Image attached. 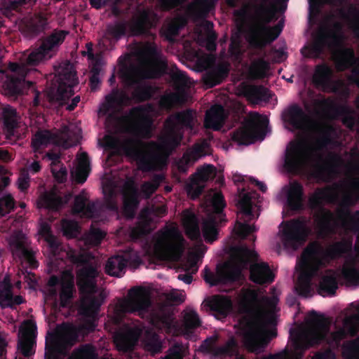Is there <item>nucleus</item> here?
Here are the masks:
<instances>
[{
	"mask_svg": "<svg viewBox=\"0 0 359 359\" xmlns=\"http://www.w3.org/2000/svg\"><path fill=\"white\" fill-rule=\"evenodd\" d=\"M194 113L188 109L168 116L163 125V132L158 138V142H144L135 137H127L123 141L106 136L107 146L112 149H121L126 156L137 161L139 168L149 172L156 168L161 153L167 158L181 145L184 130L194 128Z\"/></svg>",
	"mask_w": 359,
	"mask_h": 359,
	"instance_id": "1",
	"label": "nucleus"
},
{
	"mask_svg": "<svg viewBox=\"0 0 359 359\" xmlns=\"http://www.w3.org/2000/svg\"><path fill=\"white\" fill-rule=\"evenodd\" d=\"M332 320L324 314H319L315 311L309 313L307 323L309 330L305 334H297L292 339L291 346H287L282 351L268 356L255 357L253 359H302L304 352L314 346L322 343L327 344L330 350L327 352L331 357H326L325 353H319L311 359H337L331 349L338 348L341 341L347 336L355 337L359 332V315L353 314L345 318L343 327H339L336 331L331 332Z\"/></svg>",
	"mask_w": 359,
	"mask_h": 359,
	"instance_id": "2",
	"label": "nucleus"
},
{
	"mask_svg": "<svg viewBox=\"0 0 359 359\" xmlns=\"http://www.w3.org/2000/svg\"><path fill=\"white\" fill-rule=\"evenodd\" d=\"M68 257L73 264L81 266L76 271V284L83 296L79 313L85 318H95L104 298L102 294L94 296L97 292L98 264L90 252L70 251Z\"/></svg>",
	"mask_w": 359,
	"mask_h": 359,
	"instance_id": "3",
	"label": "nucleus"
},
{
	"mask_svg": "<svg viewBox=\"0 0 359 359\" xmlns=\"http://www.w3.org/2000/svg\"><path fill=\"white\" fill-rule=\"evenodd\" d=\"M141 71V67L135 65L123 63L119 69L120 77L126 86L132 89L130 96L118 89H113L111 93L105 97L106 110L115 106L128 105L133 100L135 103H142L152 99L156 88L153 85L144 81L150 79Z\"/></svg>",
	"mask_w": 359,
	"mask_h": 359,
	"instance_id": "4",
	"label": "nucleus"
},
{
	"mask_svg": "<svg viewBox=\"0 0 359 359\" xmlns=\"http://www.w3.org/2000/svg\"><path fill=\"white\" fill-rule=\"evenodd\" d=\"M335 194L330 187L318 188L309 198V205L311 210H318L315 216L316 227L320 236L325 237L334 232L335 216L324 208L325 204L332 203Z\"/></svg>",
	"mask_w": 359,
	"mask_h": 359,
	"instance_id": "5",
	"label": "nucleus"
},
{
	"mask_svg": "<svg viewBox=\"0 0 359 359\" xmlns=\"http://www.w3.org/2000/svg\"><path fill=\"white\" fill-rule=\"evenodd\" d=\"M76 325L63 323L59 335L56 332L48 331L46 336L44 359H62L69 347L79 341V334Z\"/></svg>",
	"mask_w": 359,
	"mask_h": 359,
	"instance_id": "6",
	"label": "nucleus"
},
{
	"mask_svg": "<svg viewBox=\"0 0 359 359\" xmlns=\"http://www.w3.org/2000/svg\"><path fill=\"white\" fill-rule=\"evenodd\" d=\"M184 252V238L175 229L162 232L154 245V255L159 261L178 262Z\"/></svg>",
	"mask_w": 359,
	"mask_h": 359,
	"instance_id": "7",
	"label": "nucleus"
},
{
	"mask_svg": "<svg viewBox=\"0 0 359 359\" xmlns=\"http://www.w3.org/2000/svg\"><path fill=\"white\" fill-rule=\"evenodd\" d=\"M321 135L316 140L313 150L314 154V168L318 175H323L325 172H334L335 168L342 162L341 156L337 154L330 152L325 158L320 153L332 143L330 133L332 131L331 126H322L320 127Z\"/></svg>",
	"mask_w": 359,
	"mask_h": 359,
	"instance_id": "8",
	"label": "nucleus"
},
{
	"mask_svg": "<svg viewBox=\"0 0 359 359\" xmlns=\"http://www.w3.org/2000/svg\"><path fill=\"white\" fill-rule=\"evenodd\" d=\"M351 247V243L337 241L324 248L319 242L313 241L306 247L302 255L320 269L330 260L341 257Z\"/></svg>",
	"mask_w": 359,
	"mask_h": 359,
	"instance_id": "9",
	"label": "nucleus"
},
{
	"mask_svg": "<svg viewBox=\"0 0 359 359\" xmlns=\"http://www.w3.org/2000/svg\"><path fill=\"white\" fill-rule=\"evenodd\" d=\"M232 251L234 254L233 262L226 264L220 273L221 281L224 283L238 280L242 276V271L248 269L250 261H256L258 258V254L246 245L235 246Z\"/></svg>",
	"mask_w": 359,
	"mask_h": 359,
	"instance_id": "10",
	"label": "nucleus"
},
{
	"mask_svg": "<svg viewBox=\"0 0 359 359\" xmlns=\"http://www.w3.org/2000/svg\"><path fill=\"white\" fill-rule=\"evenodd\" d=\"M27 62L25 64L10 62L8 69L14 74H8L2 85L3 93L10 99L15 100L27 93L32 82L26 81L25 76L29 72Z\"/></svg>",
	"mask_w": 359,
	"mask_h": 359,
	"instance_id": "11",
	"label": "nucleus"
},
{
	"mask_svg": "<svg viewBox=\"0 0 359 359\" xmlns=\"http://www.w3.org/2000/svg\"><path fill=\"white\" fill-rule=\"evenodd\" d=\"M309 223V219L304 216L282 222V224H284V227L282 230L281 238L284 246L297 250L302 245L311 233Z\"/></svg>",
	"mask_w": 359,
	"mask_h": 359,
	"instance_id": "12",
	"label": "nucleus"
},
{
	"mask_svg": "<svg viewBox=\"0 0 359 359\" xmlns=\"http://www.w3.org/2000/svg\"><path fill=\"white\" fill-rule=\"evenodd\" d=\"M212 212L202 223V232L205 241L212 243L218 238V224L226 222L224 209L226 202L221 192L215 193L211 200Z\"/></svg>",
	"mask_w": 359,
	"mask_h": 359,
	"instance_id": "13",
	"label": "nucleus"
},
{
	"mask_svg": "<svg viewBox=\"0 0 359 359\" xmlns=\"http://www.w3.org/2000/svg\"><path fill=\"white\" fill-rule=\"evenodd\" d=\"M68 32L62 29H55L50 35L41 40L40 46L32 51L27 57V64L36 66L43 60L53 57L59 46L63 43Z\"/></svg>",
	"mask_w": 359,
	"mask_h": 359,
	"instance_id": "14",
	"label": "nucleus"
},
{
	"mask_svg": "<svg viewBox=\"0 0 359 359\" xmlns=\"http://www.w3.org/2000/svg\"><path fill=\"white\" fill-rule=\"evenodd\" d=\"M152 302L150 293L144 287H133L128 291V297L118 304L123 313H136L141 318L148 313Z\"/></svg>",
	"mask_w": 359,
	"mask_h": 359,
	"instance_id": "15",
	"label": "nucleus"
},
{
	"mask_svg": "<svg viewBox=\"0 0 359 359\" xmlns=\"http://www.w3.org/2000/svg\"><path fill=\"white\" fill-rule=\"evenodd\" d=\"M258 196L256 191L246 192L241 195L238 203L239 213L241 215V219L243 222L237 220L235 224L236 233L241 239H245L251 233L256 231L255 225H250L248 223L253 219L258 218L253 213L252 199Z\"/></svg>",
	"mask_w": 359,
	"mask_h": 359,
	"instance_id": "16",
	"label": "nucleus"
},
{
	"mask_svg": "<svg viewBox=\"0 0 359 359\" xmlns=\"http://www.w3.org/2000/svg\"><path fill=\"white\" fill-rule=\"evenodd\" d=\"M152 109V104H147L134 107L130 110L129 116L134 121L132 130L138 137L146 140L152 137L154 121L149 115Z\"/></svg>",
	"mask_w": 359,
	"mask_h": 359,
	"instance_id": "17",
	"label": "nucleus"
},
{
	"mask_svg": "<svg viewBox=\"0 0 359 359\" xmlns=\"http://www.w3.org/2000/svg\"><path fill=\"white\" fill-rule=\"evenodd\" d=\"M217 335H212L205 339L200 346V350L215 357H235L234 359H246L240 354V346L235 337H231L223 345L217 346Z\"/></svg>",
	"mask_w": 359,
	"mask_h": 359,
	"instance_id": "18",
	"label": "nucleus"
},
{
	"mask_svg": "<svg viewBox=\"0 0 359 359\" xmlns=\"http://www.w3.org/2000/svg\"><path fill=\"white\" fill-rule=\"evenodd\" d=\"M8 243L13 256L20 259H24L32 269L38 267L39 263L35 258L34 252L29 247V239L22 231L13 232L9 236Z\"/></svg>",
	"mask_w": 359,
	"mask_h": 359,
	"instance_id": "19",
	"label": "nucleus"
},
{
	"mask_svg": "<svg viewBox=\"0 0 359 359\" xmlns=\"http://www.w3.org/2000/svg\"><path fill=\"white\" fill-rule=\"evenodd\" d=\"M304 140L292 141L287 147L284 159V168L290 173H297L301 170L307 160Z\"/></svg>",
	"mask_w": 359,
	"mask_h": 359,
	"instance_id": "20",
	"label": "nucleus"
},
{
	"mask_svg": "<svg viewBox=\"0 0 359 359\" xmlns=\"http://www.w3.org/2000/svg\"><path fill=\"white\" fill-rule=\"evenodd\" d=\"M283 28V22L281 21L274 27L260 25L251 30L248 36V42L251 47L262 50L268 43H271L279 36Z\"/></svg>",
	"mask_w": 359,
	"mask_h": 359,
	"instance_id": "21",
	"label": "nucleus"
},
{
	"mask_svg": "<svg viewBox=\"0 0 359 359\" xmlns=\"http://www.w3.org/2000/svg\"><path fill=\"white\" fill-rule=\"evenodd\" d=\"M299 275L294 285V290L298 295L307 297L311 292L312 278L320 270L307 258L302 255V259L297 266Z\"/></svg>",
	"mask_w": 359,
	"mask_h": 359,
	"instance_id": "22",
	"label": "nucleus"
},
{
	"mask_svg": "<svg viewBox=\"0 0 359 359\" xmlns=\"http://www.w3.org/2000/svg\"><path fill=\"white\" fill-rule=\"evenodd\" d=\"M276 336L274 331L262 332L250 327L243 334V344L249 353L256 355L263 353L271 338Z\"/></svg>",
	"mask_w": 359,
	"mask_h": 359,
	"instance_id": "23",
	"label": "nucleus"
},
{
	"mask_svg": "<svg viewBox=\"0 0 359 359\" xmlns=\"http://www.w3.org/2000/svg\"><path fill=\"white\" fill-rule=\"evenodd\" d=\"M77 84V79L72 72H67L60 78L56 90L51 89L48 97L52 103L63 106L67 104L69 98L74 94V88Z\"/></svg>",
	"mask_w": 359,
	"mask_h": 359,
	"instance_id": "24",
	"label": "nucleus"
},
{
	"mask_svg": "<svg viewBox=\"0 0 359 359\" xmlns=\"http://www.w3.org/2000/svg\"><path fill=\"white\" fill-rule=\"evenodd\" d=\"M171 80L177 93H169L163 95L159 100V106L161 109L170 110L175 104H180L183 98L180 92H184L188 85V77L185 72L176 71L170 74Z\"/></svg>",
	"mask_w": 359,
	"mask_h": 359,
	"instance_id": "25",
	"label": "nucleus"
},
{
	"mask_svg": "<svg viewBox=\"0 0 359 359\" xmlns=\"http://www.w3.org/2000/svg\"><path fill=\"white\" fill-rule=\"evenodd\" d=\"M60 285V305L62 308L67 307L76 292L74 276L70 271H65L61 277L53 275L48 280L49 287Z\"/></svg>",
	"mask_w": 359,
	"mask_h": 359,
	"instance_id": "26",
	"label": "nucleus"
},
{
	"mask_svg": "<svg viewBox=\"0 0 359 359\" xmlns=\"http://www.w3.org/2000/svg\"><path fill=\"white\" fill-rule=\"evenodd\" d=\"M334 63L339 72H344L352 67L349 81L359 87V63L352 48L345 47L339 49L334 56Z\"/></svg>",
	"mask_w": 359,
	"mask_h": 359,
	"instance_id": "27",
	"label": "nucleus"
},
{
	"mask_svg": "<svg viewBox=\"0 0 359 359\" xmlns=\"http://www.w3.org/2000/svg\"><path fill=\"white\" fill-rule=\"evenodd\" d=\"M36 325H23L20 327L17 346V353L29 358L35 353Z\"/></svg>",
	"mask_w": 359,
	"mask_h": 359,
	"instance_id": "28",
	"label": "nucleus"
},
{
	"mask_svg": "<svg viewBox=\"0 0 359 359\" xmlns=\"http://www.w3.org/2000/svg\"><path fill=\"white\" fill-rule=\"evenodd\" d=\"M215 168L212 165H206L197 170V172L192 175L190 183L187 185V191L192 199L199 197L204 187L201 183L207 182L214 174Z\"/></svg>",
	"mask_w": 359,
	"mask_h": 359,
	"instance_id": "29",
	"label": "nucleus"
},
{
	"mask_svg": "<svg viewBox=\"0 0 359 359\" xmlns=\"http://www.w3.org/2000/svg\"><path fill=\"white\" fill-rule=\"evenodd\" d=\"M282 118L295 130L306 128L311 121V118L297 104H293L285 109Z\"/></svg>",
	"mask_w": 359,
	"mask_h": 359,
	"instance_id": "30",
	"label": "nucleus"
},
{
	"mask_svg": "<svg viewBox=\"0 0 359 359\" xmlns=\"http://www.w3.org/2000/svg\"><path fill=\"white\" fill-rule=\"evenodd\" d=\"M142 330L137 327H126L114 335V343L119 351L124 353L133 350L141 335Z\"/></svg>",
	"mask_w": 359,
	"mask_h": 359,
	"instance_id": "31",
	"label": "nucleus"
},
{
	"mask_svg": "<svg viewBox=\"0 0 359 359\" xmlns=\"http://www.w3.org/2000/svg\"><path fill=\"white\" fill-rule=\"evenodd\" d=\"M332 76L333 71L327 64L318 65L313 75V83L316 88H320L324 92L337 93L338 88L332 85Z\"/></svg>",
	"mask_w": 359,
	"mask_h": 359,
	"instance_id": "32",
	"label": "nucleus"
},
{
	"mask_svg": "<svg viewBox=\"0 0 359 359\" xmlns=\"http://www.w3.org/2000/svg\"><path fill=\"white\" fill-rule=\"evenodd\" d=\"M0 110V118L4 123L6 138L13 140L19 135L18 132L19 122L16 109L10 105H1Z\"/></svg>",
	"mask_w": 359,
	"mask_h": 359,
	"instance_id": "33",
	"label": "nucleus"
},
{
	"mask_svg": "<svg viewBox=\"0 0 359 359\" xmlns=\"http://www.w3.org/2000/svg\"><path fill=\"white\" fill-rule=\"evenodd\" d=\"M250 279L255 284L266 285L273 282L275 274L268 263L264 262L249 264Z\"/></svg>",
	"mask_w": 359,
	"mask_h": 359,
	"instance_id": "34",
	"label": "nucleus"
},
{
	"mask_svg": "<svg viewBox=\"0 0 359 359\" xmlns=\"http://www.w3.org/2000/svg\"><path fill=\"white\" fill-rule=\"evenodd\" d=\"M229 65L222 62L209 70L203 76L204 84L208 88H212L220 84L229 75Z\"/></svg>",
	"mask_w": 359,
	"mask_h": 359,
	"instance_id": "35",
	"label": "nucleus"
},
{
	"mask_svg": "<svg viewBox=\"0 0 359 359\" xmlns=\"http://www.w3.org/2000/svg\"><path fill=\"white\" fill-rule=\"evenodd\" d=\"M154 26L147 12H142L133 21L129 22L128 32L131 36H142L150 34V29Z\"/></svg>",
	"mask_w": 359,
	"mask_h": 359,
	"instance_id": "36",
	"label": "nucleus"
},
{
	"mask_svg": "<svg viewBox=\"0 0 359 359\" xmlns=\"http://www.w3.org/2000/svg\"><path fill=\"white\" fill-rule=\"evenodd\" d=\"M286 196L287 205L290 210L297 211L304 208V188L299 182H291Z\"/></svg>",
	"mask_w": 359,
	"mask_h": 359,
	"instance_id": "37",
	"label": "nucleus"
},
{
	"mask_svg": "<svg viewBox=\"0 0 359 359\" xmlns=\"http://www.w3.org/2000/svg\"><path fill=\"white\" fill-rule=\"evenodd\" d=\"M209 309L219 318H226L231 311L233 304L231 299L223 295H215L207 303Z\"/></svg>",
	"mask_w": 359,
	"mask_h": 359,
	"instance_id": "38",
	"label": "nucleus"
},
{
	"mask_svg": "<svg viewBox=\"0 0 359 359\" xmlns=\"http://www.w3.org/2000/svg\"><path fill=\"white\" fill-rule=\"evenodd\" d=\"M187 24V19L183 15L173 18L165 23L161 29V34L169 42L173 43L175 39L180 34V32Z\"/></svg>",
	"mask_w": 359,
	"mask_h": 359,
	"instance_id": "39",
	"label": "nucleus"
},
{
	"mask_svg": "<svg viewBox=\"0 0 359 359\" xmlns=\"http://www.w3.org/2000/svg\"><path fill=\"white\" fill-rule=\"evenodd\" d=\"M123 212L127 218L133 219L139 204L137 189L134 185L127 186L123 194Z\"/></svg>",
	"mask_w": 359,
	"mask_h": 359,
	"instance_id": "40",
	"label": "nucleus"
},
{
	"mask_svg": "<svg viewBox=\"0 0 359 359\" xmlns=\"http://www.w3.org/2000/svg\"><path fill=\"white\" fill-rule=\"evenodd\" d=\"M242 92L247 100L254 104L268 102L271 98L270 90L263 86L246 84L243 86Z\"/></svg>",
	"mask_w": 359,
	"mask_h": 359,
	"instance_id": "41",
	"label": "nucleus"
},
{
	"mask_svg": "<svg viewBox=\"0 0 359 359\" xmlns=\"http://www.w3.org/2000/svg\"><path fill=\"white\" fill-rule=\"evenodd\" d=\"M256 123L250 120L248 123L234 130L231 139L240 145H249L255 141L256 136L255 130Z\"/></svg>",
	"mask_w": 359,
	"mask_h": 359,
	"instance_id": "42",
	"label": "nucleus"
},
{
	"mask_svg": "<svg viewBox=\"0 0 359 359\" xmlns=\"http://www.w3.org/2000/svg\"><path fill=\"white\" fill-rule=\"evenodd\" d=\"M338 289V274L332 269H327L321 277L318 293L322 296L333 295Z\"/></svg>",
	"mask_w": 359,
	"mask_h": 359,
	"instance_id": "43",
	"label": "nucleus"
},
{
	"mask_svg": "<svg viewBox=\"0 0 359 359\" xmlns=\"http://www.w3.org/2000/svg\"><path fill=\"white\" fill-rule=\"evenodd\" d=\"M225 118L223 107H213L205 114L204 126L208 129L219 130L224 124Z\"/></svg>",
	"mask_w": 359,
	"mask_h": 359,
	"instance_id": "44",
	"label": "nucleus"
},
{
	"mask_svg": "<svg viewBox=\"0 0 359 359\" xmlns=\"http://www.w3.org/2000/svg\"><path fill=\"white\" fill-rule=\"evenodd\" d=\"M90 171L89 157L86 152H83L79 158L78 165L71 171L72 180L76 184H83L86 181Z\"/></svg>",
	"mask_w": 359,
	"mask_h": 359,
	"instance_id": "45",
	"label": "nucleus"
},
{
	"mask_svg": "<svg viewBox=\"0 0 359 359\" xmlns=\"http://www.w3.org/2000/svg\"><path fill=\"white\" fill-rule=\"evenodd\" d=\"M332 43L320 32L318 34L313 43L302 49V54L306 57H319L324 52L326 46Z\"/></svg>",
	"mask_w": 359,
	"mask_h": 359,
	"instance_id": "46",
	"label": "nucleus"
},
{
	"mask_svg": "<svg viewBox=\"0 0 359 359\" xmlns=\"http://www.w3.org/2000/svg\"><path fill=\"white\" fill-rule=\"evenodd\" d=\"M128 260L122 255L109 257L105 264V273L111 276L121 277L126 273Z\"/></svg>",
	"mask_w": 359,
	"mask_h": 359,
	"instance_id": "47",
	"label": "nucleus"
},
{
	"mask_svg": "<svg viewBox=\"0 0 359 359\" xmlns=\"http://www.w3.org/2000/svg\"><path fill=\"white\" fill-rule=\"evenodd\" d=\"M151 67L149 68L141 67V71L147 76H151L149 79H158L167 73L168 65L165 57L162 55L150 62Z\"/></svg>",
	"mask_w": 359,
	"mask_h": 359,
	"instance_id": "48",
	"label": "nucleus"
},
{
	"mask_svg": "<svg viewBox=\"0 0 359 359\" xmlns=\"http://www.w3.org/2000/svg\"><path fill=\"white\" fill-rule=\"evenodd\" d=\"M315 104L320 108L327 109L333 117L346 116L351 112L350 108L347 105L337 104L330 98L316 100Z\"/></svg>",
	"mask_w": 359,
	"mask_h": 359,
	"instance_id": "49",
	"label": "nucleus"
},
{
	"mask_svg": "<svg viewBox=\"0 0 359 359\" xmlns=\"http://www.w3.org/2000/svg\"><path fill=\"white\" fill-rule=\"evenodd\" d=\"M72 209L74 213L82 214L86 217H92L96 212L95 203L88 202V198L82 193L76 196Z\"/></svg>",
	"mask_w": 359,
	"mask_h": 359,
	"instance_id": "50",
	"label": "nucleus"
},
{
	"mask_svg": "<svg viewBox=\"0 0 359 359\" xmlns=\"http://www.w3.org/2000/svg\"><path fill=\"white\" fill-rule=\"evenodd\" d=\"M144 349L150 356L162 351L163 344L159 335L151 331H147L142 340Z\"/></svg>",
	"mask_w": 359,
	"mask_h": 359,
	"instance_id": "51",
	"label": "nucleus"
},
{
	"mask_svg": "<svg viewBox=\"0 0 359 359\" xmlns=\"http://www.w3.org/2000/svg\"><path fill=\"white\" fill-rule=\"evenodd\" d=\"M271 1L272 0H262L261 4L255 5L256 14L265 24L270 23L277 20L276 15V8L275 6L273 4H271L270 6L266 5L267 3Z\"/></svg>",
	"mask_w": 359,
	"mask_h": 359,
	"instance_id": "52",
	"label": "nucleus"
},
{
	"mask_svg": "<svg viewBox=\"0 0 359 359\" xmlns=\"http://www.w3.org/2000/svg\"><path fill=\"white\" fill-rule=\"evenodd\" d=\"M67 359H108L107 358H99L97 349L95 346L90 344H85L80 345L76 348L72 356Z\"/></svg>",
	"mask_w": 359,
	"mask_h": 359,
	"instance_id": "53",
	"label": "nucleus"
},
{
	"mask_svg": "<svg viewBox=\"0 0 359 359\" xmlns=\"http://www.w3.org/2000/svg\"><path fill=\"white\" fill-rule=\"evenodd\" d=\"M41 202L44 208L56 211L62 208L67 203V200L63 199L62 197L52 191L41 196Z\"/></svg>",
	"mask_w": 359,
	"mask_h": 359,
	"instance_id": "54",
	"label": "nucleus"
},
{
	"mask_svg": "<svg viewBox=\"0 0 359 359\" xmlns=\"http://www.w3.org/2000/svg\"><path fill=\"white\" fill-rule=\"evenodd\" d=\"M343 279L349 285H359V269L356 267L355 262H346L341 271Z\"/></svg>",
	"mask_w": 359,
	"mask_h": 359,
	"instance_id": "55",
	"label": "nucleus"
},
{
	"mask_svg": "<svg viewBox=\"0 0 359 359\" xmlns=\"http://www.w3.org/2000/svg\"><path fill=\"white\" fill-rule=\"evenodd\" d=\"M129 22L127 20H118L113 25H109L107 27V34L112 39L118 41L125 36L128 31Z\"/></svg>",
	"mask_w": 359,
	"mask_h": 359,
	"instance_id": "56",
	"label": "nucleus"
},
{
	"mask_svg": "<svg viewBox=\"0 0 359 359\" xmlns=\"http://www.w3.org/2000/svg\"><path fill=\"white\" fill-rule=\"evenodd\" d=\"M12 294V285L10 279L8 277H5L0 282V307L1 309L11 307V299Z\"/></svg>",
	"mask_w": 359,
	"mask_h": 359,
	"instance_id": "57",
	"label": "nucleus"
},
{
	"mask_svg": "<svg viewBox=\"0 0 359 359\" xmlns=\"http://www.w3.org/2000/svg\"><path fill=\"white\" fill-rule=\"evenodd\" d=\"M325 36L332 45L338 44L342 39L343 25L341 22H334L332 29H323L320 31Z\"/></svg>",
	"mask_w": 359,
	"mask_h": 359,
	"instance_id": "58",
	"label": "nucleus"
},
{
	"mask_svg": "<svg viewBox=\"0 0 359 359\" xmlns=\"http://www.w3.org/2000/svg\"><path fill=\"white\" fill-rule=\"evenodd\" d=\"M184 225L187 236L193 241L201 238V231L198 220L194 214H190L184 219Z\"/></svg>",
	"mask_w": 359,
	"mask_h": 359,
	"instance_id": "59",
	"label": "nucleus"
},
{
	"mask_svg": "<svg viewBox=\"0 0 359 359\" xmlns=\"http://www.w3.org/2000/svg\"><path fill=\"white\" fill-rule=\"evenodd\" d=\"M348 187L349 189L354 192L355 197L350 194L344 195L342 199V205L346 208L354 205L359 202V177L351 178L348 183Z\"/></svg>",
	"mask_w": 359,
	"mask_h": 359,
	"instance_id": "60",
	"label": "nucleus"
},
{
	"mask_svg": "<svg viewBox=\"0 0 359 359\" xmlns=\"http://www.w3.org/2000/svg\"><path fill=\"white\" fill-rule=\"evenodd\" d=\"M47 25V18L42 15H38L27 24L26 28L29 34L34 36L43 32Z\"/></svg>",
	"mask_w": 359,
	"mask_h": 359,
	"instance_id": "61",
	"label": "nucleus"
},
{
	"mask_svg": "<svg viewBox=\"0 0 359 359\" xmlns=\"http://www.w3.org/2000/svg\"><path fill=\"white\" fill-rule=\"evenodd\" d=\"M342 349L344 359H359V336L344 343Z\"/></svg>",
	"mask_w": 359,
	"mask_h": 359,
	"instance_id": "62",
	"label": "nucleus"
},
{
	"mask_svg": "<svg viewBox=\"0 0 359 359\" xmlns=\"http://www.w3.org/2000/svg\"><path fill=\"white\" fill-rule=\"evenodd\" d=\"M201 323L199 316L195 311H190L184 316L183 328L187 333L191 332L200 327Z\"/></svg>",
	"mask_w": 359,
	"mask_h": 359,
	"instance_id": "63",
	"label": "nucleus"
},
{
	"mask_svg": "<svg viewBox=\"0 0 359 359\" xmlns=\"http://www.w3.org/2000/svg\"><path fill=\"white\" fill-rule=\"evenodd\" d=\"M105 235V233L100 229L91 227L89 232L85 235V243L91 246H97L101 243Z\"/></svg>",
	"mask_w": 359,
	"mask_h": 359,
	"instance_id": "64",
	"label": "nucleus"
}]
</instances>
